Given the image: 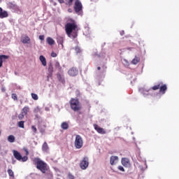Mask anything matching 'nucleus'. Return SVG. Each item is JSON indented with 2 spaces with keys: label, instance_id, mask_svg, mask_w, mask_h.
Returning <instances> with one entry per match:
<instances>
[{
  "label": "nucleus",
  "instance_id": "f257e3e1",
  "mask_svg": "<svg viewBox=\"0 0 179 179\" xmlns=\"http://www.w3.org/2000/svg\"><path fill=\"white\" fill-rule=\"evenodd\" d=\"M66 33L70 38H76L78 37V31H79V27L75 20L69 22L65 25Z\"/></svg>",
  "mask_w": 179,
  "mask_h": 179
},
{
  "label": "nucleus",
  "instance_id": "f03ea898",
  "mask_svg": "<svg viewBox=\"0 0 179 179\" xmlns=\"http://www.w3.org/2000/svg\"><path fill=\"white\" fill-rule=\"evenodd\" d=\"M34 163L36 164V169H38V170H40V171H41V173H43V174H45V171L48 170V168L47 167V164L41 160L40 158H35L34 159Z\"/></svg>",
  "mask_w": 179,
  "mask_h": 179
},
{
  "label": "nucleus",
  "instance_id": "7ed1b4c3",
  "mask_svg": "<svg viewBox=\"0 0 179 179\" xmlns=\"http://www.w3.org/2000/svg\"><path fill=\"white\" fill-rule=\"evenodd\" d=\"M69 103L70 107L73 111H80V110H82V105H80V102H79L78 99L72 98L69 101Z\"/></svg>",
  "mask_w": 179,
  "mask_h": 179
},
{
  "label": "nucleus",
  "instance_id": "20e7f679",
  "mask_svg": "<svg viewBox=\"0 0 179 179\" xmlns=\"http://www.w3.org/2000/svg\"><path fill=\"white\" fill-rule=\"evenodd\" d=\"M157 89H160V84L157 85H155L152 89H145L140 88L139 92L145 96H149V94H152L153 90H157Z\"/></svg>",
  "mask_w": 179,
  "mask_h": 179
},
{
  "label": "nucleus",
  "instance_id": "39448f33",
  "mask_svg": "<svg viewBox=\"0 0 179 179\" xmlns=\"http://www.w3.org/2000/svg\"><path fill=\"white\" fill-rule=\"evenodd\" d=\"M74 146L76 149H82V148H83V138L80 135H76Z\"/></svg>",
  "mask_w": 179,
  "mask_h": 179
},
{
  "label": "nucleus",
  "instance_id": "423d86ee",
  "mask_svg": "<svg viewBox=\"0 0 179 179\" xmlns=\"http://www.w3.org/2000/svg\"><path fill=\"white\" fill-rule=\"evenodd\" d=\"M13 155L15 157V159H16V160H18V162H27V160L29 159V157H27V156H24L22 157V155L20 154V152H19L17 150H13Z\"/></svg>",
  "mask_w": 179,
  "mask_h": 179
},
{
  "label": "nucleus",
  "instance_id": "0eeeda50",
  "mask_svg": "<svg viewBox=\"0 0 179 179\" xmlns=\"http://www.w3.org/2000/svg\"><path fill=\"white\" fill-rule=\"evenodd\" d=\"M83 9V6L82 5V2L80 0H76L74 4V10L78 15H80L82 13V10Z\"/></svg>",
  "mask_w": 179,
  "mask_h": 179
},
{
  "label": "nucleus",
  "instance_id": "6e6552de",
  "mask_svg": "<svg viewBox=\"0 0 179 179\" xmlns=\"http://www.w3.org/2000/svg\"><path fill=\"white\" fill-rule=\"evenodd\" d=\"M80 167L81 170H86L89 167V157H84L80 162Z\"/></svg>",
  "mask_w": 179,
  "mask_h": 179
},
{
  "label": "nucleus",
  "instance_id": "1a4fd4ad",
  "mask_svg": "<svg viewBox=\"0 0 179 179\" xmlns=\"http://www.w3.org/2000/svg\"><path fill=\"white\" fill-rule=\"evenodd\" d=\"M118 160H119L118 156L112 155L110 157V164L111 166H115V164L118 163Z\"/></svg>",
  "mask_w": 179,
  "mask_h": 179
},
{
  "label": "nucleus",
  "instance_id": "9d476101",
  "mask_svg": "<svg viewBox=\"0 0 179 179\" xmlns=\"http://www.w3.org/2000/svg\"><path fill=\"white\" fill-rule=\"evenodd\" d=\"M54 72V67L52 66V63H50L48 69V78H51Z\"/></svg>",
  "mask_w": 179,
  "mask_h": 179
},
{
  "label": "nucleus",
  "instance_id": "9b49d317",
  "mask_svg": "<svg viewBox=\"0 0 179 179\" xmlns=\"http://www.w3.org/2000/svg\"><path fill=\"white\" fill-rule=\"evenodd\" d=\"M78 73H79V71L75 67L69 70V75H70V76H76Z\"/></svg>",
  "mask_w": 179,
  "mask_h": 179
},
{
  "label": "nucleus",
  "instance_id": "f8f14e48",
  "mask_svg": "<svg viewBox=\"0 0 179 179\" xmlns=\"http://www.w3.org/2000/svg\"><path fill=\"white\" fill-rule=\"evenodd\" d=\"M94 129L98 132V134H101L102 135H104L106 134V131L104 129L99 127L97 124H94Z\"/></svg>",
  "mask_w": 179,
  "mask_h": 179
},
{
  "label": "nucleus",
  "instance_id": "ddd939ff",
  "mask_svg": "<svg viewBox=\"0 0 179 179\" xmlns=\"http://www.w3.org/2000/svg\"><path fill=\"white\" fill-rule=\"evenodd\" d=\"M8 7L12 9L14 12H19V7L13 3H8Z\"/></svg>",
  "mask_w": 179,
  "mask_h": 179
},
{
  "label": "nucleus",
  "instance_id": "4468645a",
  "mask_svg": "<svg viewBox=\"0 0 179 179\" xmlns=\"http://www.w3.org/2000/svg\"><path fill=\"white\" fill-rule=\"evenodd\" d=\"M9 56L8 55H0V68H2V65L3 64V62H6V59H8Z\"/></svg>",
  "mask_w": 179,
  "mask_h": 179
},
{
  "label": "nucleus",
  "instance_id": "2eb2a0df",
  "mask_svg": "<svg viewBox=\"0 0 179 179\" xmlns=\"http://www.w3.org/2000/svg\"><path fill=\"white\" fill-rule=\"evenodd\" d=\"M121 163L124 167H129L130 163L128 158H122Z\"/></svg>",
  "mask_w": 179,
  "mask_h": 179
},
{
  "label": "nucleus",
  "instance_id": "dca6fc26",
  "mask_svg": "<svg viewBox=\"0 0 179 179\" xmlns=\"http://www.w3.org/2000/svg\"><path fill=\"white\" fill-rule=\"evenodd\" d=\"M9 14H8V11L2 10V8H0V19H4V17H8Z\"/></svg>",
  "mask_w": 179,
  "mask_h": 179
},
{
  "label": "nucleus",
  "instance_id": "f3484780",
  "mask_svg": "<svg viewBox=\"0 0 179 179\" xmlns=\"http://www.w3.org/2000/svg\"><path fill=\"white\" fill-rule=\"evenodd\" d=\"M21 41L23 44H29V43H30V38L27 36H22Z\"/></svg>",
  "mask_w": 179,
  "mask_h": 179
},
{
  "label": "nucleus",
  "instance_id": "a211bd4d",
  "mask_svg": "<svg viewBox=\"0 0 179 179\" xmlns=\"http://www.w3.org/2000/svg\"><path fill=\"white\" fill-rule=\"evenodd\" d=\"M39 59L43 65V66H47V59H45V57L43 55H41L39 57Z\"/></svg>",
  "mask_w": 179,
  "mask_h": 179
},
{
  "label": "nucleus",
  "instance_id": "6ab92c4d",
  "mask_svg": "<svg viewBox=\"0 0 179 179\" xmlns=\"http://www.w3.org/2000/svg\"><path fill=\"white\" fill-rule=\"evenodd\" d=\"M166 90H167V85H164L162 86L159 85L160 93H162V94H164V93H166Z\"/></svg>",
  "mask_w": 179,
  "mask_h": 179
},
{
  "label": "nucleus",
  "instance_id": "aec40b11",
  "mask_svg": "<svg viewBox=\"0 0 179 179\" xmlns=\"http://www.w3.org/2000/svg\"><path fill=\"white\" fill-rule=\"evenodd\" d=\"M46 41L49 45H54V44H55V41H54L51 37H48Z\"/></svg>",
  "mask_w": 179,
  "mask_h": 179
},
{
  "label": "nucleus",
  "instance_id": "412c9836",
  "mask_svg": "<svg viewBox=\"0 0 179 179\" xmlns=\"http://www.w3.org/2000/svg\"><path fill=\"white\" fill-rule=\"evenodd\" d=\"M29 111H30V108L29 106H24L21 113H22V114L27 115V113H29Z\"/></svg>",
  "mask_w": 179,
  "mask_h": 179
},
{
  "label": "nucleus",
  "instance_id": "4be33fe9",
  "mask_svg": "<svg viewBox=\"0 0 179 179\" xmlns=\"http://www.w3.org/2000/svg\"><path fill=\"white\" fill-rule=\"evenodd\" d=\"M62 129L66 130L68 128H69V124L66 122H64L61 124Z\"/></svg>",
  "mask_w": 179,
  "mask_h": 179
},
{
  "label": "nucleus",
  "instance_id": "5701e85b",
  "mask_svg": "<svg viewBox=\"0 0 179 179\" xmlns=\"http://www.w3.org/2000/svg\"><path fill=\"white\" fill-rule=\"evenodd\" d=\"M57 43L64 47V38L62 36L57 37Z\"/></svg>",
  "mask_w": 179,
  "mask_h": 179
},
{
  "label": "nucleus",
  "instance_id": "b1692460",
  "mask_svg": "<svg viewBox=\"0 0 179 179\" xmlns=\"http://www.w3.org/2000/svg\"><path fill=\"white\" fill-rule=\"evenodd\" d=\"M48 144L47 143V142H45L42 145V150L43 152H48Z\"/></svg>",
  "mask_w": 179,
  "mask_h": 179
},
{
  "label": "nucleus",
  "instance_id": "393cba45",
  "mask_svg": "<svg viewBox=\"0 0 179 179\" xmlns=\"http://www.w3.org/2000/svg\"><path fill=\"white\" fill-rule=\"evenodd\" d=\"M140 61H141V59H140L139 57H138L136 56V57L134 58V59H132L131 64H132L133 65H136Z\"/></svg>",
  "mask_w": 179,
  "mask_h": 179
},
{
  "label": "nucleus",
  "instance_id": "a878e982",
  "mask_svg": "<svg viewBox=\"0 0 179 179\" xmlns=\"http://www.w3.org/2000/svg\"><path fill=\"white\" fill-rule=\"evenodd\" d=\"M7 141L10 142V143H13L15 142V136L13 135H10L7 138Z\"/></svg>",
  "mask_w": 179,
  "mask_h": 179
},
{
  "label": "nucleus",
  "instance_id": "bb28decb",
  "mask_svg": "<svg viewBox=\"0 0 179 179\" xmlns=\"http://www.w3.org/2000/svg\"><path fill=\"white\" fill-rule=\"evenodd\" d=\"M90 28H89V27H86L84 29V34L85 36H89V34H90Z\"/></svg>",
  "mask_w": 179,
  "mask_h": 179
},
{
  "label": "nucleus",
  "instance_id": "cd10ccee",
  "mask_svg": "<svg viewBox=\"0 0 179 179\" xmlns=\"http://www.w3.org/2000/svg\"><path fill=\"white\" fill-rule=\"evenodd\" d=\"M7 173L10 177H12L13 178H15V173H13V171L12 169H8Z\"/></svg>",
  "mask_w": 179,
  "mask_h": 179
},
{
  "label": "nucleus",
  "instance_id": "c85d7f7f",
  "mask_svg": "<svg viewBox=\"0 0 179 179\" xmlns=\"http://www.w3.org/2000/svg\"><path fill=\"white\" fill-rule=\"evenodd\" d=\"M122 64H123V65H124V66H126V67L129 66V62H128V60H127V59H123L122 60Z\"/></svg>",
  "mask_w": 179,
  "mask_h": 179
},
{
  "label": "nucleus",
  "instance_id": "c756f323",
  "mask_svg": "<svg viewBox=\"0 0 179 179\" xmlns=\"http://www.w3.org/2000/svg\"><path fill=\"white\" fill-rule=\"evenodd\" d=\"M57 79H58V80H59V82H62V83H64V77H62V76H61V74L57 73Z\"/></svg>",
  "mask_w": 179,
  "mask_h": 179
},
{
  "label": "nucleus",
  "instance_id": "7c9ffc66",
  "mask_svg": "<svg viewBox=\"0 0 179 179\" xmlns=\"http://www.w3.org/2000/svg\"><path fill=\"white\" fill-rule=\"evenodd\" d=\"M19 128H24V121H20L17 123Z\"/></svg>",
  "mask_w": 179,
  "mask_h": 179
},
{
  "label": "nucleus",
  "instance_id": "2f4dec72",
  "mask_svg": "<svg viewBox=\"0 0 179 179\" xmlns=\"http://www.w3.org/2000/svg\"><path fill=\"white\" fill-rule=\"evenodd\" d=\"M31 96L34 100H38V95H37L36 94L31 93Z\"/></svg>",
  "mask_w": 179,
  "mask_h": 179
},
{
  "label": "nucleus",
  "instance_id": "473e14b6",
  "mask_svg": "<svg viewBox=\"0 0 179 179\" xmlns=\"http://www.w3.org/2000/svg\"><path fill=\"white\" fill-rule=\"evenodd\" d=\"M55 66L56 69H59V70L61 69V64H59V62H55Z\"/></svg>",
  "mask_w": 179,
  "mask_h": 179
},
{
  "label": "nucleus",
  "instance_id": "72a5a7b5",
  "mask_svg": "<svg viewBox=\"0 0 179 179\" xmlns=\"http://www.w3.org/2000/svg\"><path fill=\"white\" fill-rule=\"evenodd\" d=\"M24 114H23V113L22 112H21V113H20L19 115H18V118H19V120H23L24 118Z\"/></svg>",
  "mask_w": 179,
  "mask_h": 179
},
{
  "label": "nucleus",
  "instance_id": "f704fd0d",
  "mask_svg": "<svg viewBox=\"0 0 179 179\" xmlns=\"http://www.w3.org/2000/svg\"><path fill=\"white\" fill-rule=\"evenodd\" d=\"M31 130L34 132V135H36V134H37V128L35 126H31Z\"/></svg>",
  "mask_w": 179,
  "mask_h": 179
},
{
  "label": "nucleus",
  "instance_id": "c9c22d12",
  "mask_svg": "<svg viewBox=\"0 0 179 179\" xmlns=\"http://www.w3.org/2000/svg\"><path fill=\"white\" fill-rule=\"evenodd\" d=\"M11 98L13 99L15 101H17V95L16 94H12Z\"/></svg>",
  "mask_w": 179,
  "mask_h": 179
},
{
  "label": "nucleus",
  "instance_id": "e433bc0d",
  "mask_svg": "<svg viewBox=\"0 0 179 179\" xmlns=\"http://www.w3.org/2000/svg\"><path fill=\"white\" fill-rule=\"evenodd\" d=\"M118 170H120V171H122L123 173L125 171V169H124V166H119L117 167Z\"/></svg>",
  "mask_w": 179,
  "mask_h": 179
},
{
  "label": "nucleus",
  "instance_id": "4c0bfd02",
  "mask_svg": "<svg viewBox=\"0 0 179 179\" xmlns=\"http://www.w3.org/2000/svg\"><path fill=\"white\" fill-rule=\"evenodd\" d=\"M75 51L76 52L77 54H79L80 52V48L78 46L75 48Z\"/></svg>",
  "mask_w": 179,
  "mask_h": 179
},
{
  "label": "nucleus",
  "instance_id": "58836bf2",
  "mask_svg": "<svg viewBox=\"0 0 179 179\" xmlns=\"http://www.w3.org/2000/svg\"><path fill=\"white\" fill-rule=\"evenodd\" d=\"M34 113H40V107H36L34 109Z\"/></svg>",
  "mask_w": 179,
  "mask_h": 179
},
{
  "label": "nucleus",
  "instance_id": "ea45409f",
  "mask_svg": "<svg viewBox=\"0 0 179 179\" xmlns=\"http://www.w3.org/2000/svg\"><path fill=\"white\" fill-rule=\"evenodd\" d=\"M51 57H52V58L57 57V53L52 52L51 53Z\"/></svg>",
  "mask_w": 179,
  "mask_h": 179
},
{
  "label": "nucleus",
  "instance_id": "a19ab883",
  "mask_svg": "<svg viewBox=\"0 0 179 179\" xmlns=\"http://www.w3.org/2000/svg\"><path fill=\"white\" fill-rule=\"evenodd\" d=\"M39 131H40V132H41V134H45V129H39Z\"/></svg>",
  "mask_w": 179,
  "mask_h": 179
},
{
  "label": "nucleus",
  "instance_id": "79ce46f5",
  "mask_svg": "<svg viewBox=\"0 0 179 179\" xmlns=\"http://www.w3.org/2000/svg\"><path fill=\"white\" fill-rule=\"evenodd\" d=\"M73 2V0H69L68 1V5H69V6L72 5Z\"/></svg>",
  "mask_w": 179,
  "mask_h": 179
},
{
  "label": "nucleus",
  "instance_id": "37998d69",
  "mask_svg": "<svg viewBox=\"0 0 179 179\" xmlns=\"http://www.w3.org/2000/svg\"><path fill=\"white\" fill-rule=\"evenodd\" d=\"M39 40H41L43 41L44 40V36L43 35L39 36Z\"/></svg>",
  "mask_w": 179,
  "mask_h": 179
},
{
  "label": "nucleus",
  "instance_id": "c03bdc74",
  "mask_svg": "<svg viewBox=\"0 0 179 179\" xmlns=\"http://www.w3.org/2000/svg\"><path fill=\"white\" fill-rule=\"evenodd\" d=\"M58 1L59 2V3H64V0H58Z\"/></svg>",
  "mask_w": 179,
  "mask_h": 179
},
{
  "label": "nucleus",
  "instance_id": "a18cd8bd",
  "mask_svg": "<svg viewBox=\"0 0 179 179\" xmlns=\"http://www.w3.org/2000/svg\"><path fill=\"white\" fill-rule=\"evenodd\" d=\"M68 12H70V13L72 12V9L69 8V9H68Z\"/></svg>",
  "mask_w": 179,
  "mask_h": 179
},
{
  "label": "nucleus",
  "instance_id": "49530a36",
  "mask_svg": "<svg viewBox=\"0 0 179 179\" xmlns=\"http://www.w3.org/2000/svg\"><path fill=\"white\" fill-rule=\"evenodd\" d=\"M13 164H15V163H16V161L15 160H13Z\"/></svg>",
  "mask_w": 179,
  "mask_h": 179
},
{
  "label": "nucleus",
  "instance_id": "de8ad7c7",
  "mask_svg": "<svg viewBox=\"0 0 179 179\" xmlns=\"http://www.w3.org/2000/svg\"><path fill=\"white\" fill-rule=\"evenodd\" d=\"M121 36H122L124 34V31H122V32L120 33Z\"/></svg>",
  "mask_w": 179,
  "mask_h": 179
},
{
  "label": "nucleus",
  "instance_id": "09e8293b",
  "mask_svg": "<svg viewBox=\"0 0 179 179\" xmlns=\"http://www.w3.org/2000/svg\"><path fill=\"white\" fill-rule=\"evenodd\" d=\"M98 71H100L101 68L100 66L97 67Z\"/></svg>",
  "mask_w": 179,
  "mask_h": 179
},
{
  "label": "nucleus",
  "instance_id": "8fccbe9b",
  "mask_svg": "<svg viewBox=\"0 0 179 179\" xmlns=\"http://www.w3.org/2000/svg\"><path fill=\"white\" fill-rule=\"evenodd\" d=\"M2 92H5V89L3 88V89H2Z\"/></svg>",
  "mask_w": 179,
  "mask_h": 179
},
{
  "label": "nucleus",
  "instance_id": "3c124183",
  "mask_svg": "<svg viewBox=\"0 0 179 179\" xmlns=\"http://www.w3.org/2000/svg\"><path fill=\"white\" fill-rule=\"evenodd\" d=\"M0 136H1V131H0Z\"/></svg>",
  "mask_w": 179,
  "mask_h": 179
}]
</instances>
